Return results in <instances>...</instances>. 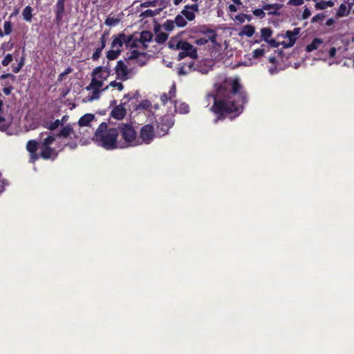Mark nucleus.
<instances>
[{
  "label": "nucleus",
  "mask_w": 354,
  "mask_h": 354,
  "mask_svg": "<svg viewBox=\"0 0 354 354\" xmlns=\"http://www.w3.org/2000/svg\"><path fill=\"white\" fill-rule=\"evenodd\" d=\"M241 85L237 81L224 82L217 89L216 95L209 94L207 100L213 101L210 109L221 115L228 113L239 115L246 102L245 95L241 91Z\"/></svg>",
  "instance_id": "1"
},
{
  "label": "nucleus",
  "mask_w": 354,
  "mask_h": 354,
  "mask_svg": "<svg viewBox=\"0 0 354 354\" xmlns=\"http://www.w3.org/2000/svg\"><path fill=\"white\" fill-rule=\"evenodd\" d=\"M118 136V129H108L107 124L102 122L95 131L94 140L98 145L106 149L122 148L123 145L117 141Z\"/></svg>",
  "instance_id": "2"
},
{
  "label": "nucleus",
  "mask_w": 354,
  "mask_h": 354,
  "mask_svg": "<svg viewBox=\"0 0 354 354\" xmlns=\"http://www.w3.org/2000/svg\"><path fill=\"white\" fill-rule=\"evenodd\" d=\"M118 133H120L124 140L123 142H120L122 145V148L135 147L141 145L140 139L138 138L136 132L133 127L126 123H121L118 127Z\"/></svg>",
  "instance_id": "3"
},
{
  "label": "nucleus",
  "mask_w": 354,
  "mask_h": 354,
  "mask_svg": "<svg viewBox=\"0 0 354 354\" xmlns=\"http://www.w3.org/2000/svg\"><path fill=\"white\" fill-rule=\"evenodd\" d=\"M115 70L117 78L121 81L127 80L131 78L133 75L132 69H129L127 66L121 60L118 62Z\"/></svg>",
  "instance_id": "4"
},
{
  "label": "nucleus",
  "mask_w": 354,
  "mask_h": 354,
  "mask_svg": "<svg viewBox=\"0 0 354 354\" xmlns=\"http://www.w3.org/2000/svg\"><path fill=\"white\" fill-rule=\"evenodd\" d=\"M155 136L154 128L152 125L147 124L142 127L140 131V141L142 142L149 143L152 141Z\"/></svg>",
  "instance_id": "5"
},
{
  "label": "nucleus",
  "mask_w": 354,
  "mask_h": 354,
  "mask_svg": "<svg viewBox=\"0 0 354 354\" xmlns=\"http://www.w3.org/2000/svg\"><path fill=\"white\" fill-rule=\"evenodd\" d=\"M147 53H140L137 50H133L129 53H127V57L125 58L127 62H130L131 60H136V62L140 66L145 65L146 59H143L142 58H145Z\"/></svg>",
  "instance_id": "6"
},
{
  "label": "nucleus",
  "mask_w": 354,
  "mask_h": 354,
  "mask_svg": "<svg viewBox=\"0 0 354 354\" xmlns=\"http://www.w3.org/2000/svg\"><path fill=\"white\" fill-rule=\"evenodd\" d=\"M55 140V137L48 136L44 140L39 142V149H41L40 155H51L53 153L50 145L53 143Z\"/></svg>",
  "instance_id": "7"
},
{
  "label": "nucleus",
  "mask_w": 354,
  "mask_h": 354,
  "mask_svg": "<svg viewBox=\"0 0 354 354\" xmlns=\"http://www.w3.org/2000/svg\"><path fill=\"white\" fill-rule=\"evenodd\" d=\"M301 29L299 28H296L293 30H288L286 32V38L288 39L287 41H283L281 42V44L284 48H289L292 46L296 41L297 36L299 34Z\"/></svg>",
  "instance_id": "8"
},
{
  "label": "nucleus",
  "mask_w": 354,
  "mask_h": 354,
  "mask_svg": "<svg viewBox=\"0 0 354 354\" xmlns=\"http://www.w3.org/2000/svg\"><path fill=\"white\" fill-rule=\"evenodd\" d=\"M152 38L153 34L150 31H142L138 35V39L143 50L147 48L148 45L147 43L151 41Z\"/></svg>",
  "instance_id": "9"
},
{
  "label": "nucleus",
  "mask_w": 354,
  "mask_h": 354,
  "mask_svg": "<svg viewBox=\"0 0 354 354\" xmlns=\"http://www.w3.org/2000/svg\"><path fill=\"white\" fill-rule=\"evenodd\" d=\"M180 48V50H182L183 51L186 53L187 55L190 57L191 58L196 59L197 57V51L196 48H194L189 43L183 41Z\"/></svg>",
  "instance_id": "10"
},
{
  "label": "nucleus",
  "mask_w": 354,
  "mask_h": 354,
  "mask_svg": "<svg viewBox=\"0 0 354 354\" xmlns=\"http://www.w3.org/2000/svg\"><path fill=\"white\" fill-rule=\"evenodd\" d=\"M127 103V102H124L122 104L115 106L113 111H111V115L113 118L121 120L127 114V111L125 108L123 106Z\"/></svg>",
  "instance_id": "11"
},
{
  "label": "nucleus",
  "mask_w": 354,
  "mask_h": 354,
  "mask_svg": "<svg viewBox=\"0 0 354 354\" xmlns=\"http://www.w3.org/2000/svg\"><path fill=\"white\" fill-rule=\"evenodd\" d=\"M126 43V35L124 33H120L116 35L111 44V48L117 50H120L123 44Z\"/></svg>",
  "instance_id": "12"
},
{
  "label": "nucleus",
  "mask_w": 354,
  "mask_h": 354,
  "mask_svg": "<svg viewBox=\"0 0 354 354\" xmlns=\"http://www.w3.org/2000/svg\"><path fill=\"white\" fill-rule=\"evenodd\" d=\"M139 41L138 39V34L135 33L131 35H126L125 46L130 49L139 48Z\"/></svg>",
  "instance_id": "13"
},
{
  "label": "nucleus",
  "mask_w": 354,
  "mask_h": 354,
  "mask_svg": "<svg viewBox=\"0 0 354 354\" xmlns=\"http://www.w3.org/2000/svg\"><path fill=\"white\" fill-rule=\"evenodd\" d=\"M211 62L207 60H203L198 63L194 68V71L196 70L203 74H206L210 70Z\"/></svg>",
  "instance_id": "14"
},
{
  "label": "nucleus",
  "mask_w": 354,
  "mask_h": 354,
  "mask_svg": "<svg viewBox=\"0 0 354 354\" xmlns=\"http://www.w3.org/2000/svg\"><path fill=\"white\" fill-rule=\"evenodd\" d=\"M109 75V70L102 67H97L92 73V76H97L98 79L103 81L106 80Z\"/></svg>",
  "instance_id": "15"
},
{
  "label": "nucleus",
  "mask_w": 354,
  "mask_h": 354,
  "mask_svg": "<svg viewBox=\"0 0 354 354\" xmlns=\"http://www.w3.org/2000/svg\"><path fill=\"white\" fill-rule=\"evenodd\" d=\"M315 1V8L317 10H325L328 7H333L335 3L333 1L313 0Z\"/></svg>",
  "instance_id": "16"
},
{
  "label": "nucleus",
  "mask_w": 354,
  "mask_h": 354,
  "mask_svg": "<svg viewBox=\"0 0 354 354\" xmlns=\"http://www.w3.org/2000/svg\"><path fill=\"white\" fill-rule=\"evenodd\" d=\"M104 84V82L102 80L98 79L97 76H92V80L90 84L86 86V90L90 91L92 88H98L100 89Z\"/></svg>",
  "instance_id": "17"
},
{
  "label": "nucleus",
  "mask_w": 354,
  "mask_h": 354,
  "mask_svg": "<svg viewBox=\"0 0 354 354\" xmlns=\"http://www.w3.org/2000/svg\"><path fill=\"white\" fill-rule=\"evenodd\" d=\"M94 115L87 113L80 118L78 124L80 127H88L90 123L94 120Z\"/></svg>",
  "instance_id": "18"
},
{
  "label": "nucleus",
  "mask_w": 354,
  "mask_h": 354,
  "mask_svg": "<svg viewBox=\"0 0 354 354\" xmlns=\"http://www.w3.org/2000/svg\"><path fill=\"white\" fill-rule=\"evenodd\" d=\"M350 12V10L348 9L347 6L344 3H342L337 9L335 12V18L339 19L343 17L348 16Z\"/></svg>",
  "instance_id": "19"
},
{
  "label": "nucleus",
  "mask_w": 354,
  "mask_h": 354,
  "mask_svg": "<svg viewBox=\"0 0 354 354\" xmlns=\"http://www.w3.org/2000/svg\"><path fill=\"white\" fill-rule=\"evenodd\" d=\"M64 10H65L64 5L58 4V3L56 4L55 20H56L57 23H59L62 20L63 17H64Z\"/></svg>",
  "instance_id": "20"
},
{
  "label": "nucleus",
  "mask_w": 354,
  "mask_h": 354,
  "mask_svg": "<svg viewBox=\"0 0 354 354\" xmlns=\"http://www.w3.org/2000/svg\"><path fill=\"white\" fill-rule=\"evenodd\" d=\"M26 149L30 153H35L37 149H39V142L34 140H29L27 143Z\"/></svg>",
  "instance_id": "21"
},
{
  "label": "nucleus",
  "mask_w": 354,
  "mask_h": 354,
  "mask_svg": "<svg viewBox=\"0 0 354 354\" xmlns=\"http://www.w3.org/2000/svg\"><path fill=\"white\" fill-rule=\"evenodd\" d=\"M254 32V27L252 25H246L243 26V29L241 30V32L239 33L240 35H246L248 37H252Z\"/></svg>",
  "instance_id": "22"
},
{
  "label": "nucleus",
  "mask_w": 354,
  "mask_h": 354,
  "mask_svg": "<svg viewBox=\"0 0 354 354\" xmlns=\"http://www.w3.org/2000/svg\"><path fill=\"white\" fill-rule=\"evenodd\" d=\"M281 6L279 4H267L263 6V8L265 10L269 11L270 14L276 15L277 11L279 10Z\"/></svg>",
  "instance_id": "23"
},
{
  "label": "nucleus",
  "mask_w": 354,
  "mask_h": 354,
  "mask_svg": "<svg viewBox=\"0 0 354 354\" xmlns=\"http://www.w3.org/2000/svg\"><path fill=\"white\" fill-rule=\"evenodd\" d=\"M319 46H322V48H324V51H326L327 50V48H326V46L324 45V41L322 39H315L311 42V45H310L311 51H313V50L317 49Z\"/></svg>",
  "instance_id": "24"
},
{
  "label": "nucleus",
  "mask_w": 354,
  "mask_h": 354,
  "mask_svg": "<svg viewBox=\"0 0 354 354\" xmlns=\"http://www.w3.org/2000/svg\"><path fill=\"white\" fill-rule=\"evenodd\" d=\"M182 42L183 40H180L178 38H173L169 41L168 46L171 49L180 50V46H181Z\"/></svg>",
  "instance_id": "25"
},
{
  "label": "nucleus",
  "mask_w": 354,
  "mask_h": 354,
  "mask_svg": "<svg viewBox=\"0 0 354 354\" xmlns=\"http://www.w3.org/2000/svg\"><path fill=\"white\" fill-rule=\"evenodd\" d=\"M182 15H184L188 20L192 21L195 18V14L191 10L188 6H185L184 9L181 12Z\"/></svg>",
  "instance_id": "26"
},
{
  "label": "nucleus",
  "mask_w": 354,
  "mask_h": 354,
  "mask_svg": "<svg viewBox=\"0 0 354 354\" xmlns=\"http://www.w3.org/2000/svg\"><path fill=\"white\" fill-rule=\"evenodd\" d=\"M32 8L29 6H26L24 9V10L22 12V15H23L24 19L26 21H31V19L32 17Z\"/></svg>",
  "instance_id": "27"
},
{
  "label": "nucleus",
  "mask_w": 354,
  "mask_h": 354,
  "mask_svg": "<svg viewBox=\"0 0 354 354\" xmlns=\"http://www.w3.org/2000/svg\"><path fill=\"white\" fill-rule=\"evenodd\" d=\"M73 132V128L71 126L68 125L64 127L58 133V136L66 138Z\"/></svg>",
  "instance_id": "28"
},
{
  "label": "nucleus",
  "mask_w": 354,
  "mask_h": 354,
  "mask_svg": "<svg viewBox=\"0 0 354 354\" xmlns=\"http://www.w3.org/2000/svg\"><path fill=\"white\" fill-rule=\"evenodd\" d=\"M108 87H106L104 90H106ZM91 91H92L91 95L88 96V101H93L94 100H97L100 97V92L102 91H104V89H98V88H92Z\"/></svg>",
  "instance_id": "29"
},
{
  "label": "nucleus",
  "mask_w": 354,
  "mask_h": 354,
  "mask_svg": "<svg viewBox=\"0 0 354 354\" xmlns=\"http://www.w3.org/2000/svg\"><path fill=\"white\" fill-rule=\"evenodd\" d=\"M120 53H121L120 50L112 48L111 50H110L107 52L106 57L109 59L113 60L118 57V55L120 54Z\"/></svg>",
  "instance_id": "30"
},
{
  "label": "nucleus",
  "mask_w": 354,
  "mask_h": 354,
  "mask_svg": "<svg viewBox=\"0 0 354 354\" xmlns=\"http://www.w3.org/2000/svg\"><path fill=\"white\" fill-rule=\"evenodd\" d=\"M261 37L266 41H268V38L271 37L272 30L270 28H263L261 30Z\"/></svg>",
  "instance_id": "31"
},
{
  "label": "nucleus",
  "mask_w": 354,
  "mask_h": 354,
  "mask_svg": "<svg viewBox=\"0 0 354 354\" xmlns=\"http://www.w3.org/2000/svg\"><path fill=\"white\" fill-rule=\"evenodd\" d=\"M174 23L179 27H184L187 25V21L180 15H178L176 17Z\"/></svg>",
  "instance_id": "32"
},
{
  "label": "nucleus",
  "mask_w": 354,
  "mask_h": 354,
  "mask_svg": "<svg viewBox=\"0 0 354 354\" xmlns=\"http://www.w3.org/2000/svg\"><path fill=\"white\" fill-rule=\"evenodd\" d=\"M168 38V35L165 32H160L156 37V41L158 44H163Z\"/></svg>",
  "instance_id": "33"
},
{
  "label": "nucleus",
  "mask_w": 354,
  "mask_h": 354,
  "mask_svg": "<svg viewBox=\"0 0 354 354\" xmlns=\"http://www.w3.org/2000/svg\"><path fill=\"white\" fill-rule=\"evenodd\" d=\"M159 13L158 10H147L140 15L142 17H152Z\"/></svg>",
  "instance_id": "34"
},
{
  "label": "nucleus",
  "mask_w": 354,
  "mask_h": 354,
  "mask_svg": "<svg viewBox=\"0 0 354 354\" xmlns=\"http://www.w3.org/2000/svg\"><path fill=\"white\" fill-rule=\"evenodd\" d=\"M163 28L167 31H171L174 28V22L171 20H167L163 24Z\"/></svg>",
  "instance_id": "35"
},
{
  "label": "nucleus",
  "mask_w": 354,
  "mask_h": 354,
  "mask_svg": "<svg viewBox=\"0 0 354 354\" xmlns=\"http://www.w3.org/2000/svg\"><path fill=\"white\" fill-rule=\"evenodd\" d=\"M3 30L5 35H9L12 32V23L10 21H6L3 24Z\"/></svg>",
  "instance_id": "36"
},
{
  "label": "nucleus",
  "mask_w": 354,
  "mask_h": 354,
  "mask_svg": "<svg viewBox=\"0 0 354 354\" xmlns=\"http://www.w3.org/2000/svg\"><path fill=\"white\" fill-rule=\"evenodd\" d=\"M59 125H61L60 120H56L55 121L48 124L46 127L49 130L53 131V130L56 129Z\"/></svg>",
  "instance_id": "37"
},
{
  "label": "nucleus",
  "mask_w": 354,
  "mask_h": 354,
  "mask_svg": "<svg viewBox=\"0 0 354 354\" xmlns=\"http://www.w3.org/2000/svg\"><path fill=\"white\" fill-rule=\"evenodd\" d=\"M325 17L326 15L324 13L317 14L311 19V22H322L325 19Z\"/></svg>",
  "instance_id": "38"
},
{
  "label": "nucleus",
  "mask_w": 354,
  "mask_h": 354,
  "mask_svg": "<svg viewBox=\"0 0 354 354\" xmlns=\"http://www.w3.org/2000/svg\"><path fill=\"white\" fill-rule=\"evenodd\" d=\"M13 60L12 55L11 54H8L6 55L4 59L2 60L1 64L3 66H8L11 62Z\"/></svg>",
  "instance_id": "39"
},
{
  "label": "nucleus",
  "mask_w": 354,
  "mask_h": 354,
  "mask_svg": "<svg viewBox=\"0 0 354 354\" xmlns=\"http://www.w3.org/2000/svg\"><path fill=\"white\" fill-rule=\"evenodd\" d=\"M159 0H153V1H147L144 3H142L140 4V6L142 7V8H147V7H149V6H156L158 3V1Z\"/></svg>",
  "instance_id": "40"
},
{
  "label": "nucleus",
  "mask_w": 354,
  "mask_h": 354,
  "mask_svg": "<svg viewBox=\"0 0 354 354\" xmlns=\"http://www.w3.org/2000/svg\"><path fill=\"white\" fill-rule=\"evenodd\" d=\"M264 53H265V50L263 48H258V49H256L254 52H253V55L252 57L255 59L257 58H259L260 57L263 56L264 55Z\"/></svg>",
  "instance_id": "41"
},
{
  "label": "nucleus",
  "mask_w": 354,
  "mask_h": 354,
  "mask_svg": "<svg viewBox=\"0 0 354 354\" xmlns=\"http://www.w3.org/2000/svg\"><path fill=\"white\" fill-rule=\"evenodd\" d=\"M119 22V20L117 19H115L113 17H108L106 21L105 24L107 26H112L116 25Z\"/></svg>",
  "instance_id": "42"
},
{
  "label": "nucleus",
  "mask_w": 354,
  "mask_h": 354,
  "mask_svg": "<svg viewBox=\"0 0 354 354\" xmlns=\"http://www.w3.org/2000/svg\"><path fill=\"white\" fill-rule=\"evenodd\" d=\"M150 106H151V103L149 101L144 100L139 104L137 109H147L149 108Z\"/></svg>",
  "instance_id": "43"
},
{
  "label": "nucleus",
  "mask_w": 354,
  "mask_h": 354,
  "mask_svg": "<svg viewBox=\"0 0 354 354\" xmlns=\"http://www.w3.org/2000/svg\"><path fill=\"white\" fill-rule=\"evenodd\" d=\"M10 79L11 80L12 82H14L16 80V77L11 74V73H6V74H3L1 75L0 77V80H6V79Z\"/></svg>",
  "instance_id": "44"
},
{
  "label": "nucleus",
  "mask_w": 354,
  "mask_h": 354,
  "mask_svg": "<svg viewBox=\"0 0 354 354\" xmlns=\"http://www.w3.org/2000/svg\"><path fill=\"white\" fill-rule=\"evenodd\" d=\"M55 156H30V162H32V163H35V162L38 160L39 158H42L45 160H47V159H50L51 158L52 160H53L55 159Z\"/></svg>",
  "instance_id": "45"
},
{
  "label": "nucleus",
  "mask_w": 354,
  "mask_h": 354,
  "mask_svg": "<svg viewBox=\"0 0 354 354\" xmlns=\"http://www.w3.org/2000/svg\"><path fill=\"white\" fill-rule=\"evenodd\" d=\"M263 10H264L263 8V9H256L253 11V14L256 17L263 18L265 17V12Z\"/></svg>",
  "instance_id": "46"
},
{
  "label": "nucleus",
  "mask_w": 354,
  "mask_h": 354,
  "mask_svg": "<svg viewBox=\"0 0 354 354\" xmlns=\"http://www.w3.org/2000/svg\"><path fill=\"white\" fill-rule=\"evenodd\" d=\"M8 183L5 180L2 175L0 174V192H2L4 189V186L8 185Z\"/></svg>",
  "instance_id": "47"
},
{
  "label": "nucleus",
  "mask_w": 354,
  "mask_h": 354,
  "mask_svg": "<svg viewBox=\"0 0 354 354\" xmlns=\"http://www.w3.org/2000/svg\"><path fill=\"white\" fill-rule=\"evenodd\" d=\"M109 85L113 87H116L119 91H122L124 88L121 82H117L115 81L111 82Z\"/></svg>",
  "instance_id": "48"
},
{
  "label": "nucleus",
  "mask_w": 354,
  "mask_h": 354,
  "mask_svg": "<svg viewBox=\"0 0 354 354\" xmlns=\"http://www.w3.org/2000/svg\"><path fill=\"white\" fill-rule=\"evenodd\" d=\"M102 50V49H101L100 48H97L95 50V51L94 52V53L93 54V56H92V58L93 60H97V59H99V57L101 55Z\"/></svg>",
  "instance_id": "49"
},
{
  "label": "nucleus",
  "mask_w": 354,
  "mask_h": 354,
  "mask_svg": "<svg viewBox=\"0 0 354 354\" xmlns=\"http://www.w3.org/2000/svg\"><path fill=\"white\" fill-rule=\"evenodd\" d=\"M303 3H304L303 0H290L288 1V4L290 5V6H300V5L303 4Z\"/></svg>",
  "instance_id": "50"
},
{
  "label": "nucleus",
  "mask_w": 354,
  "mask_h": 354,
  "mask_svg": "<svg viewBox=\"0 0 354 354\" xmlns=\"http://www.w3.org/2000/svg\"><path fill=\"white\" fill-rule=\"evenodd\" d=\"M245 18H246L245 14H240L235 17V19L240 23L245 22Z\"/></svg>",
  "instance_id": "51"
},
{
  "label": "nucleus",
  "mask_w": 354,
  "mask_h": 354,
  "mask_svg": "<svg viewBox=\"0 0 354 354\" xmlns=\"http://www.w3.org/2000/svg\"><path fill=\"white\" fill-rule=\"evenodd\" d=\"M106 33L103 34L100 38L101 46L99 47L101 49H104L106 46Z\"/></svg>",
  "instance_id": "52"
},
{
  "label": "nucleus",
  "mask_w": 354,
  "mask_h": 354,
  "mask_svg": "<svg viewBox=\"0 0 354 354\" xmlns=\"http://www.w3.org/2000/svg\"><path fill=\"white\" fill-rule=\"evenodd\" d=\"M24 64V59H22L21 60V62L18 64V66L13 68V71L15 73H19L20 71V70L21 69V68L23 67Z\"/></svg>",
  "instance_id": "53"
},
{
  "label": "nucleus",
  "mask_w": 354,
  "mask_h": 354,
  "mask_svg": "<svg viewBox=\"0 0 354 354\" xmlns=\"http://www.w3.org/2000/svg\"><path fill=\"white\" fill-rule=\"evenodd\" d=\"M180 113H187L189 112V106L186 104H180Z\"/></svg>",
  "instance_id": "54"
},
{
  "label": "nucleus",
  "mask_w": 354,
  "mask_h": 354,
  "mask_svg": "<svg viewBox=\"0 0 354 354\" xmlns=\"http://www.w3.org/2000/svg\"><path fill=\"white\" fill-rule=\"evenodd\" d=\"M73 71V69L71 67H68L63 73L59 75L60 79H62L64 76L71 73Z\"/></svg>",
  "instance_id": "55"
},
{
  "label": "nucleus",
  "mask_w": 354,
  "mask_h": 354,
  "mask_svg": "<svg viewBox=\"0 0 354 354\" xmlns=\"http://www.w3.org/2000/svg\"><path fill=\"white\" fill-rule=\"evenodd\" d=\"M175 93H176V86L175 85H173L169 91V93H167L171 99L175 97Z\"/></svg>",
  "instance_id": "56"
},
{
  "label": "nucleus",
  "mask_w": 354,
  "mask_h": 354,
  "mask_svg": "<svg viewBox=\"0 0 354 354\" xmlns=\"http://www.w3.org/2000/svg\"><path fill=\"white\" fill-rule=\"evenodd\" d=\"M160 100L162 102L165 104L169 100H171V97H169V96L167 93H164L163 95H161Z\"/></svg>",
  "instance_id": "57"
},
{
  "label": "nucleus",
  "mask_w": 354,
  "mask_h": 354,
  "mask_svg": "<svg viewBox=\"0 0 354 354\" xmlns=\"http://www.w3.org/2000/svg\"><path fill=\"white\" fill-rule=\"evenodd\" d=\"M196 44L198 45H205L207 43V39L205 38H201L196 41Z\"/></svg>",
  "instance_id": "58"
},
{
  "label": "nucleus",
  "mask_w": 354,
  "mask_h": 354,
  "mask_svg": "<svg viewBox=\"0 0 354 354\" xmlns=\"http://www.w3.org/2000/svg\"><path fill=\"white\" fill-rule=\"evenodd\" d=\"M13 89L12 86H5V88L3 89V92L8 95L10 94L12 90Z\"/></svg>",
  "instance_id": "59"
},
{
  "label": "nucleus",
  "mask_w": 354,
  "mask_h": 354,
  "mask_svg": "<svg viewBox=\"0 0 354 354\" xmlns=\"http://www.w3.org/2000/svg\"><path fill=\"white\" fill-rule=\"evenodd\" d=\"M188 8L193 11V12L194 13L195 12H198L199 9H198V5L195 3V4H193L192 6H188Z\"/></svg>",
  "instance_id": "60"
},
{
  "label": "nucleus",
  "mask_w": 354,
  "mask_h": 354,
  "mask_svg": "<svg viewBox=\"0 0 354 354\" xmlns=\"http://www.w3.org/2000/svg\"><path fill=\"white\" fill-rule=\"evenodd\" d=\"M335 23V19L334 18H330L326 21V26H332Z\"/></svg>",
  "instance_id": "61"
},
{
  "label": "nucleus",
  "mask_w": 354,
  "mask_h": 354,
  "mask_svg": "<svg viewBox=\"0 0 354 354\" xmlns=\"http://www.w3.org/2000/svg\"><path fill=\"white\" fill-rule=\"evenodd\" d=\"M335 54H336V48L335 47L330 48V50L328 51L329 57H335Z\"/></svg>",
  "instance_id": "62"
},
{
  "label": "nucleus",
  "mask_w": 354,
  "mask_h": 354,
  "mask_svg": "<svg viewBox=\"0 0 354 354\" xmlns=\"http://www.w3.org/2000/svg\"><path fill=\"white\" fill-rule=\"evenodd\" d=\"M267 42L272 47H277L279 45V43L277 42L274 39L268 40Z\"/></svg>",
  "instance_id": "63"
},
{
  "label": "nucleus",
  "mask_w": 354,
  "mask_h": 354,
  "mask_svg": "<svg viewBox=\"0 0 354 354\" xmlns=\"http://www.w3.org/2000/svg\"><path fill=\"white\" fill-rule=\"evenodd\" d=\"M189 73V71L186 69V67H181L178 71L179 75H186Z\"/></svg>",
  "instance_id": "64"
}]
</instances>
